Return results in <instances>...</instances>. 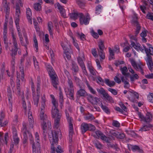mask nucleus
Listing matches in <instances>:
<instances>
[{
  "instance_id": "6ab92c4d",
  "label": "nucleus",
  "mask_w": 153,
  "mask_h": 153,
  "mask_svg": "<svg viewBox=\"0 0 153 153\" xmlns=\"http://www.w3.org/2000/svg\"><path fill=\"white\" fill-rule=\"evenodd\" d=\"M72 69L74 72L73 73L74 74L76 75L79 71V67L76 64L74 61L72 62Z\"/></svg>"
},
{
  "instance_id": "5fc2aeb1",
  "label": "nucleus",
  "mask_w": 153,
  "mask_h": 153,
  "mask_svg": "<svg viewBox=\"0 0 153 153\" xmlns=\"http://www.w3.org/2000/svg\"><path fill=\"white\" fill-rule=\"evenodd\" d=\"M148 32V31L146 30L143 31L140 34V36L142 37H146L147 35V33Z\"/></svg>"
},
{
  "instance_id": "8fccbe9b",
  "label": "nucleus",
  "mask_w": 153,
  "mask_h": 153,
  "mask_svg": "<svg viewBox=\"0 0 153 153\" xmlns=\"http://www.w3.org/2000/svg\"><path fill=\"white\" fill-rule=\"evenodd\" d=\"M88 130L90 131H94L96 129L95 126L91 124H88Z\"/></svg>"
},
{
  "instance_id": "13d9d810",
  "label": "nucleus",
  "mask_w": 153,
  "mask_h": 153,
  "mask_svg": "<svg viewBox=\"0 0 153 153\" xmlns=\"http://www.w3.org/2000/svg\"><path fill=\"white\" fill-rule=\"evenodd\" d=\"M120 70L121 71L123 74L128 71V69L126 66H124L123 68H121Z\"/></svg>"
},
{
  "instance_id": "2eb2a0df",
  "label": "nucleus",
  "mask_w": 153,
  "mask_h": 153,
  "mask_svg": "<svg viewBox=\"0 0 153 153\" xmlns=\"http://www.w3.org/2000/svg\"><path fill=\"white\" fill-rule=\"evenodd\" d=\"M152 115L151 113L147 111L145 117L144 122L149 123L152 121Z\"/></svg>"
},
{
  "instance_id": "bf43d9fd",
  "label": "nucleus",
  "mask_w": 153,
  "mask_h": 153,
  "mask_svg": "<svg viewBox=\"0 0 153 153\" xmlns=\"http://www.w3.org/2000/svg\"><path fill=\"white\" fill-rule=\"evenodd\" d=\"M7 96H8V100L9 102V103L11 105H12V94L11 93H9V94H7Z\"/></svg>"
},
{
  "instance_id": "a878e982",
  "label": "nucleus",
  "mask_w": 153,
  "mask_h": 153,
  "mask_svg": "<svg viewBox=\"0 0 153 153\" xmlns=\"http://www.w3.org/2000/svg\"><path fill=\"white\" fill-rule=\"evenodd\" d=\"M105 83L110 87L114 86L115 85V82L114 81H110L108 79H105Z\"/></svg>"
},
{
  "instance_id": "4468645a",
  "label": "nucleus",
  "mask_w": 153,
  "mask_h": 153,
  "mask_svg": "<svg viewBox=\"0 0 153 153\" xmlns=\"http://www.w3.org/2000/svg\"><path fill=\"white\" fill-rule=\"evenodd\" d=\"M58 9L59 10L60 13H61V16H63L64 17H66V14L65 12V9L63 8L61 6L59 3H57L56 4Z\"/></svg>"
},
{
  "instance_id": "72a5a7b5",
  "label": "nucleus",
  "mask_w": 153,
  "mask_h": 153,
  "mask_svg": "<svg viewBox=\"0 0 153 153\" xmlns=\"http://www.w3.org/2000/svg\"><path fill=\"white\" fill-rule=\"evenodd\" d=\"M67 82L68 85L69 86V88H74V86L73 82L71 80V78L68 79Z\"/></svg>"
},
{
  "instance_id": "79ce46f5",
  "label": "nucleus",
  "mask_w": 153,
  "mask_h": 153,
  "mask_svg": "<svg viewBox=\"0 0 153 153\" xmlns=\"http://www.w3.org/2000/svg\"><path fill=\"white\" fill-rule=\"evenodd\" d=\"M64 53L65 54V55H64V57H66L68 59L70 60L71 57L70 55V53L68 51H67L65 52H64Z\"/></svg>"
},
{
  "instance_id": "e433bc0d",
  "label": "nucleus",
  "mask_w": 153,
  "mask_h": 153,
  "mask_svg": "<svg viewBox=\"0 0 153 153\" xmlns=\"http://www.w3.org/2000/svg\"><path fill=\"white\" fill-rule=\"evenodd\" d=\"M146 18L153 21V13L148 12L146 15Z\"/></svg>"
},
{
  "instance_id": "473e14b6",
  "label": "nucleus",
  "mask_w": 153,
  "mask_h": 153,
  "mask_svg": "<svg viewBox=\"0 0 153 153\" xmlns=\"http://www.w3.org/2000/svg\"><path fill=\"white\" fill-rule=\"evenodd\" d=\"M95 134L97 136L98 138H100L101 139L102 138V137L104 136V134L100 131L98 130L95 131Z\"/></svg>"
},
{
  "instance_id": "37998d69",
  "label": "nucleus",
  "mask_w": 153,
  "mask_h": 153,
  "mask_svg": "<svg viewBox=\"0 0 153 153\" xmlns=\"http://www.w3.org/2000/svg\"><path fill=\"white\" fill-rule=\"evenodd\" d=\"M59 90V101L61 102V103H62V102H63V96L62 92L61 90V88H60Z\"/></svg>"
},
{
  "instance_id": "a211bd4d",
  "label": "nucleus",
  "mask_w": 153,
  "mask_h": 153,
  "mask_svg": "<svg viewBox=\"0 0 153 153\" xmlns=\"http://www.w3.org/2000/svg\"><path fill=\"white\" fill-rule=\"evenodd\" d=\"M88 124L85 123H82L81 125V128L83 134L88 130Z\"/></svg>"
},
{
  "instance_id": "4d7b16f0",
  "label": "nucleus",
  "mask_w": 153,
  "mask_h": 153,
  "mask_svg": "<svg viewBox=\"0 0 153 153\" xmlns=\"http://www.w3.org/2000/svg\"><path fill=\"white\" fill-rule=\"evenodd\" d=\"M92 35V36L95 39H97L99 37V36L98 34L95 32L93 30L91 31Z\"/></svg>"
},
{
  "instance_id": "de8ad7c7",
  "label": "nucleus",
  "mask_w": 153,
  "mask_h": 153,
  "mask_svg": "<svg viewBox=\"0 0 153 153\" xmlns=\"http://www.w3.org/2000/svg\"><path fill=\"white\" fill-rule=\"evenodd\" d=\"M91 53L95 57H97L98 55L95 48L92 49L91 50Z\"/></svg>"
},
{
  "instance_id": "6e6552de",
  "label": "nucleus",
  "mask_w": 153,
  "mask_h": 153,
  "mask_svg": "<svg viewBox=\"0 0 153 153\" xmlns=\"http://www.w3.org/2000/svg\"><path fill=\"white\" fill-rule=\"evenodd\" d=\"M147 45L149 46L148 49L144 45H143V47L146 54L147 58H149V59H150L151 57L150 55H153V48L152 47V45L150 44H148Z\"/></svg>"
},
{
  "instance_id": "f3484780",
  "label": "nucleus",
  "mask_w": 153,
  "mask_h": 153,
  "mask_svg": "<svg viewBox=\"0 0 153 153\" xmlns=\"http://www.w3.org/2000/svg\"><path fill=\"white\" fill-rule=\"evenodd\" d=\"M127 77L126 76L125 77L122 76L121 77V79L122 82L124 83V87L125 88H128L130 86L129 82L127 81V80H128Z\"/></svg>"
},
{
  "instance_id": "bb28decb",
  "label": "nucleus",
  "mask_w": 153,
  "mask_h": 153,
  "mask_svg": "<svg viewBox=\"0 0 153 153\" xmlns=\"http://www.w3.org/2000/svg\"><path fill=\"white\" fill-rule=\"evenodd\" d=\"M100 105L101 108L106 113L108 114H109L110 113V110L108 107L105 105H103L101 102Z\"/></svg>"
},
{
  "instance_id": "4be33fe9",
  "label": "nucleus",
  "mask_w": 153,
  "mask_h": 153,
  "mask_svg": "<svg viewBox=\"0 0 153 153\" xmlns=\"http://www.w3.org/2000/svg\"><path fill=\"white\" fill-rule=\"evenodd\" d=\"M152 127L153 126L151 124H149L148 125H145L139 130V131H147L149 130L150 128Z\"/></svg>"
},
{
  "instance_id": "2f4dec72",
  "label": "nucleus",
  "mask_w": 153,
  "mask_h": 153,
  "mask_svg": "<svg viewBox=\"0 0 153 153\" xmlns=\"http://www.w3.org/2000/svg\"><path fill=\"white\" fill-rule=\"evenodd\" d=\"M103 97H105V99L108 101L110 102H114V100L113 98L111 96H109L107 93H106V94H105V95L103 96Z\"/></svg>"
},
{
  "instance_id": "ea45409f",
  "label": "nucleus",
  "mask_w": 153,
  "mask_h": 153,
  "mask_svg": "<svg viewBox=\"0 0 153 153\" xmlns=\"http://www.w3.org/2000/svg\"><path fill=\"white\" fill-rule=\"evenodd\" d=\"M76 2L80 8H82L84 7V3L81 0H76Z\"/></svg>"
},
{
  "instance_id": "423d86ee",
  "label": "nucleus",
  "mask_w": 153,
  "mask_h": 153,
  "mask_svg": "<svg viewBox=\"0 0 153 153\" xmlns=\"http://www.w3.org/2000/svg\"><path fill=\"white\" fill-rule=\"evenodd\" d=\"M90 19V17L89 15H87L85 17L84 16V14L82 13L80 14V17L79 18V21L80 24L82 25L84 24L87 25L89 23V21Z\"/></svg>"
},
{
  "instance_id": "c756f323",
  "label": "nucleus",
  "mask_w": 153,
  "mask_h": 153,
  "mask_svg": "<svg viewBox=\"0 0 153 153\" xmlns=\"http://www.w3.org/2000/svg\"><path fill=\"white\" fill-rule=\"evenodd\" d=\"M130 62L134 68L137 71H138L139 68L138 67L137 65L134 60L133 59H131Z\"/></svg>"
},
{
  "instance_id": "58836bf2",
  "label": "nucleus",
  "mask_w": 153,
  "mask_h": 153,
  "mask_svg": "<svg viewBox=\"0 0 153 153\" xmlns=\"http://www.w3.org/2000/svg\"><path fill=\"white\" fill-rule=\"evenodd\" d=\"M112 124L113 126L119 128L120 126V124L117 120H113Z\"/></svg>"
},
{
  "instance_id": "49530a36",
  "label": "nucleus",
  "mask_w": 153,
  "mask_h": 153,
  "mask_svg": "<svg viewBox=\"0 0 153 153\" xmlns=\"http://www.w3.org/2000/svg\"><path fill=\"white\" fill-rule=\"evenodd\" d=\"M22 100L23 101L22 102V106L23 108L25 110V112H26V103L24 97V96H22Z\"/></svg>"
},
{
  "instance_id": "603ef678",
  "label": "nucleus",
  "mask_w": 153,
  "mask_h": 153,
  "mask_svg": "<svg viewBox=\"0 0 153 153\" xmlns=\"http://www.w3.org/2000/svg\"><path fill=\"white\" fill-rule=\"evenodd\" d=\"M28 134L29 136L32 137V135L30 134L28 131H24L23 132L24 138H28L27 134Z\"/></svg>"
},
{
  "instance_id": "3c124183",
  "label": "nucleus",
  "mask_w": 153,
  "mask_h": 153,
  "mask_svg": "<svg viewBox=\"0 0 153 153\" xmlns=\"http://www.w3.org/2000/svg\"><path fill=\"white\" fill-rule=\"evenodd\" d=\"M109 52L110 53V56H111V59H114L113 56H114V53L113 51L110 48H108Z\"/></svg>"
},
{
  "instance_id": "774afa93",
  "label": "nucleus",
  "mask_w": 153,
  "mask_h": 153,
  "mask_svg": "<svg viewBox=\"0 0 153 153\" xmlns=\"http://www.w3.org/2000/svg\"><path fill=\"white\" fill-rule=\"evenodd\" d=\"M145 77L148 79H153V74L151 73L149 74L145 75Z\"/></svg>"
},
{
  "instance_id": "864d4df0",
  "label": "nucleus",
  "mask_w": 153,
  "mask_h": 153,
  "mask_svg": "<svg viewBox=\"0 0 153 153\" xmlns=\"http://www.w3.org/2000/svg\"><path fill=\"white\" fill-rule=\"evenodd\" d=\"M138 115L139 118L141 119V120L144 122L145 117L141 114V112H138Z\"/></svg>"
},
{
  "instance_id": "e2e57ef3",
  "label": "nucleus",
  "mask_w": 153,
  "mask_h": 153,
  "mask_svg": "<svg viewBox=\"0 0 153 153\" xmlns=\"http://www.w3.org/2000/svg\"><path fill=\"white\" fill-rule=\"evenodd\" d=\"M52 102L53 105V106L52 107H55L56 108H57L58 106V103L55 100H52Z\"/></svg>"
},
{
  "instance_id": "cd10ccee",
  "label": "nucleus",
  "mask_w": 153,
  "mask_h": 153,
  "mask_svg": "<svg viewBox=\"0 0 153 153\" xmlns=\"http://www.w3.org/2000/svg\"><path fill=\"white\" fill-rule=\"evenodd\" d=\"M48 30L49 32L50 35H53L52 31L53 29L52 30V28L53 27V26L52 22H49L48 23Z\"/></svg>"
},
{
  "instance_id": "09e8293b",
  "label": "nucleus",
  "mask_w": 153,
  "mask_h": 153,
  "mask_svg": "<svg viewBox=\"0 0 153 153\" xmlns=\"http://www.w3.org/2000/svg\"><path fill=\"white\" fill-rule=\"evenodd\" d=\"M65 113L68 121L69 122L72 121V118L70 117L69 114L67 110H65Z\"/></svg>"
},
{
  "instance_id": "4c0bfd02",
  "label": "nucleus",
  "mask_w": 153,
  "mask_h": 153,
  "mask_svg": "<svg viewBox=\"0 0 153 153\" xmlns=\"http://www.w3.org/2000/svg\"><path fill=\"white\" fill-rule=\"evenodd\" d=\"M97 90L99 93L103 95V96L105 95V94L106 93L105 90L102 88H101L100 89L97 88Z\"/></svg>"
},
{
  "instance_id": "dca6fc26",
  "label": "nucleus",
  "mask_w": 153,
  "mask_h": 153,
  "mask_svg": "<svg viewBox=\"0 0 153 153\" xmlns=\"http://www.w3.org/2000/svg\"><path fill=\"white\" fill-rule=\"evenodd\" d=\"M2 3L3 5V7L4 8V10L5 12H10V3H7V0H3Z\"/></svg>"
},
{
  "instance_id": "0e129e2a",
  "label": "nucleus",
  "mask_w": 153,
  "mask_h": 153,
  "mask_svg": "<svg viewBox=\"0 0 153 153\" xmlns=\"http://www.w3.org/2000/svg\"><path fill=\"white\" fill-rule=\"evenodd\" d=\"M18 51V48L14 49V50H11V56H15L17 54V51Z\"/></svg>"
},
{
  "instance_id": "c9c22d12",
  "label": "nucleus",
  "mask_w": 153,
  "mask_h": 153,
  "mask_svg": "<svg viewBox=\"0 0 153 153\" xmlns=\"http://www.w3.org/2000/svg\"><path fill=\"white\" fill-rule=\"evenodd\" d=\"M86 85L89 90V91H90V92L91 93H92L93 94H96V91H94L91 87V86L88 82L86 83Z\"/></svg>"
},
{
  "instance_id": "052dcab7",
  "label": "nucleus",
  "mask_w": 153,
  "mask_h": 153,
  "mask_svg": "<svg viewBox=\"0 0 153 153\" xmlns=\"http://www.w3.org/2000/svg\"><path fill=\"white\" fill-rule=\"evenodd\" d=\"M99 48L98 49H100V48L101 49H104L105 48V46L103 44V42L102 41H101L100 42V43L98 45Z\"/></svg>"
},
{
  "instance_id": "0eeeda50",
  "label": "nucleus",
  "mask_w": 153,
  "mask_h": 153,
  "mask_svg": "<svg viewBox=\"0 0 153 153\" xmlns=\"http://www.w3.org/2000/svg\"><path fill=\"white\" fill-rule=\"evenodd\" d=\"M87 98L89 102L93 105H97V103L100 100V99L97 97H94L92 95L90 94H88V95Z\"/></svg>"
},
{
  "instance_id": "7c9ffc66",
  "label": "nucleus",
  "mask_w": 153,
  "mask_h": 153,
  "mask_svg": "<svg viewBox=\"0 0 153 153\" xmlns=\"http://www.w3.org/2000/svg\"><path fill=\"white\" fill-rule=\"evenodd\" d=\"M85 118L86 120H94L95 119V117L92 114L89 113L85 117Z\"/></svg>"
},
{
  "instance_id": "f704fd0d",
  "label": "nucleus",
  "mask_w": 153,
  "mask_h": 153,
  "mask_svg": "<svg viewBox=\"0 0 153 153\" xmlns=\"http://www.w3.org/2000/svg\"><path fill=\"white\" fill-rule=\"evenodd\" d=\"M125 137V135L124 133H120L119 132H118L116 138L118 139H124Z\"/></svg>"
},
{
  "instance_id": "f257e3e1",
  "label": "nucleus",
  "mask_w": 153,
  "mask_h": 153,
  "mask_svg": "<svg viewBox=\"0 0 153 153\" xmlns=\"http://www.w3.org/2000/svg\"><path fill=\"white\" fill-rule=\"evenodd\" d=\"M47 68V70L51 79L53 86L55 88L57 89V85L58 84V81L57 79V75L51 65H48Z\"/></svg>"
},
{
  "instance_id": "f03ea898",
  "label": "nucleus",
  "mask_w": 153,
  "mask_h": 153,
  "mask_svg": "<svg viewBox=\"0 0 153 153\" xmlns=\"http://www.w3.org/2000/svg\"><path fill=\"white\" fill-rule=\"evenodd\" d=\"M52 117L53 118H56L54 120V124L55 127L57 129L59 126V122L61 117V114L59 113L58 108L55 107H52L51 111Z\"/></svg>"
},
{
  "instance_id": "680f3d73",
  "label": "nucleus",
  "mask_w": 153,
  "mask_h": 153,
  "mask_svg": "<svg viewBox=\"0 0 153 153\" xmlns=\"http://www.w3.org/2000/svg\"><path fill=\"white\" fill-rule=\"evenodd\" d=\"M8 133H6L5 134L4 136V141L5 142V143L6 145L7 144V139L8 138Z\"/></svg>"
},
{
  "instance_id": "b1692460",
  "label": "nucleus",
  "mask_w": 153,
  "mask_h": 153,
  "mask_svg": "<svg viewBox=\"0 0 153 153\" xmlns=\"http://www.w3.org/2000/svg\"><path fill=\"white\" fill-rule=\"evenodd\" d=\"M44 109L41 108V110L40 112V119L41 120L45 121L46 120H47V117L46 114L44 115Z\"/></svg>"
},
{
  "instance_id": "c03bdc74",
  "label": "nucleus",
  "mask_w": 153,
  "mask_h": 153,
  "mask_svg": "<svg viewBox=\"0 0 153 153\" xmlns=\"http://www.w3.org/2000/svg\"><path fill=\"white\" fill-rule=\"evenodd\" d=\"M33 41L34 43V46L35 48H36V52H37V51L38 50V44L37 42V41L36 39V36H35L33 38Z\"/></svg>"
},
{
  "instance_id": "7ed1b4c3",
  "label": "nucleus",
  "mask_w": 153,
  "mask_h": 153,
  "mask_svg": "<svg viewBox=\"0 0 153 153\" xmlns=\"http://www.w3.org/2000/svg\"><path fill=\"white\" fill-rule=\"evenodd\" d=\"M58 131H52V138L51 137V140L50 139V140L51 143V148L52 150L51 153H55V148L54 146L55 144L56 145L58 143Z\"/></svg>"
},
{
  "instance_id": "5701e85b",
  "label": "nucleus",
  "mask_w": 153,
  "mask_h": 153,
  "mask_svg": "<svg viewBox=\"0 0 153 153\" xmlns=\"http://www.w3.org/2000/svg\"><path fill=\"white\" fill-rule=\"evenodd\" d=\"M130 146H131V149L132 151H137L138 152L140 153H143V150L140 149L139 147L137 145H130Z\"/></svg>"
},
{
  "instance_id": "412c9836",
  "label": "nucleus",
  "mask_w": 153,
  "mask_h": 153,
  "mask_svg": "<svg viewBox=\"0 0 153 153\" xmlns=\"http://www.w3.org/2000/svg\"><path fill=\"white\" fill-rule=\"evenodd\" d=\"M27 16V19L29 20V22L32 24L31 17L32 12L31 10L29 8H28L27 9L26 11Z\"/></svg>"
},
{
  "instance_id": "6e6d98bb",
  "label": "nucleus",
  "mask_w": 153,
  "mask_h": 153,
  "mask_svg": "<svg viewBox=\"0 0 153 153\" xmlns=\"http://www.w3.org/2000/svg\"><path fill=\"white\" fill-rule=\"evenodd\" d=\"M102 138H101V140H103L105 141L107 143H109V140L110 138L109 137H106L105 135L104 136H103V137H102Z\"/></svg>"
},
{
  "instance_id": "9d476101",
  "label": "nucleus",
  "mask_w": 153,
  "mask_h": 153,
  "mask_svg": "<svg viewBox=\"0 0 153 153\" xmlns=\"http://www.w3.org/2000/svg\"><path fill=\"white\" fill-rule=\"evenodd\" d=\"M77 60L78 64L82 70L83 73L86 75H87L88 73L82 58L81 57L79 56L77 58Z\"/></svg>"
},
{
  "instance_id": "9b49d317",
  "label": "nucleus",
  "mask_w": 153,
  "mask_h": 153,
  "mask_svg": "<svg viewBox=\"0 0 153 153\" xmlns=\"http://www.w3.org/2000/svg\"><path fill=\"white\" fill-rule=\"evenodd\" d=\"M68 91L65 89V91L67 95L69 96V98L71 100H74V88H67Z\"/></svg>"
},
{
  "instance_id": "69168bd1",
  "label": "nucleus",
  "mask_w": 153,
  "mask_h": 153,
  "mask_svg": "<svg viewBox=\"0 0 153 153\" xmlns=\"http://www.w3.org/2000/svg\"><path fill=\"white\" fill-rule=\"evenodd\" d=\"M114 80L118 84L120 83L121 82V80L117 76H115L114 78Z\"/></svg>"
},
{
  "instance_id": "a18cd8bd",
  "label": "nucleus",
  "mask_w": 153,
  "mask_h": 153,
  "mask_svg": "<svg viewBox=\"0 0 153 153\" xmlns=\"http://www.w3.org/2000/svg\"><path fill=\"white\" fill-rule=\"evenodd\" d=\"M108 90L114 95H116L117 94V92L115 89L111 88H109Z\"/></svg>"
},
{
  "instance_id": "c85d7f7f",
  "label": "nucleus",
  "mask_w": 153,
  "mask_h": 153,
  "mask_svg": "<svg viewBox=\"0 0 153 153\" xmlns=\"http://www.w3.org/2000/svg\"><path fill=\"white\" fill-rule=\"evenodd\" d=\"M34 8L36 11H39L41 10V6L39 3H35L34 4Z\"/></svg>"
},
{
  "instance_id": "a19ab883",
  "label": "nucleus",
  "mask_w": 153,
  "mask_h": 153,
  "mask_svg": "<svg viewBox=\"0 0 153 153\" xmlns=\"http://www.w3.org/2000/svg\"><path fill=\"white\" fill-rule=\"evenodd\" d=\"M76 34H77V36L80 38V39L81 40H83V39H84L85 40V36L82 33L80 34L79 32H77L76 33Z\"/></svg>"
},
{
  "instance_id": "1a4fd4ad",
  "label": "nucleus",
  "mask_w": 153,
  "mask_h": 153,
  "mask_svg": "<svg viewBox=\"0 0 153 153\" xmlns=\"http://www.w3.org/2000/svg\"><path fill=\"white\" fill-rule=\"evenodd\" d=\"M82 13H79L77 11L75 10H73L71 13H69V15L71 19L76 20L78 19V17L79 18L80 17V14Z\"/></svg>"
},
{
  "instance_id": "39448f33",
  "label": "nucleus",
  "mask_w": 153,
  "mask_h": 153,
  "mask_svg": "<svg viewBox=\"0 0 153 153\" xmlns=\"http://www.w3.org/2000/svg\"><path fill=\"white\" fill-rule=\"evenodd\" d=\"M131 23L132 25L136 27L135 29V36H137L141 30V26L138 21L137 17L136 15H134L133 17Z\"/></svg>"
},
{
  "instance_id": "ddd939ff",
  "label": "nucleus",
  "mask_w": 153,
  "mask_h": 153,
  "mask_svg": "<svg viewBox=\"0 0 153 153\" xmlns=\"http://www.w3.org/2000/svg\"><path fill=\"white\" fill-rule=\"evenodd\" d=\"M76 97H85L88 96L86 92L83 89H80L79 90L77 91L76 94Z\"/></svg>"
},
{
  "instance_id": "393cba45",
  "label": "nucleus",
  "mask_w": 153,
  "mask_h": 153,
  "mask_svg": "<svg viewBox=\"0 0 153 153\" xmlns=\"http://www.w3.org/2000/svg\"><path fill=\"white\" fill-rule=\"evenodd\" d=\"M97 50L98 53V55L100 57V58L104 59L105 58V53L104 52V49H101L100 48V49H97Z\"/></svg>"
},
{
  "instance_id": "aec40b11",
  "label": "nucleus",
  "mask_w": 153,
  "mask_h": 153,
  "mask_svg": "<svg viewBox=\"0 0 153 153\" xmlns=\"http://www.w3.org/2000/svg\"><path fill=\"white\" fill-rule=\"evenodd\" d=\"M147 60H146V61L147 62V64L149 66V70L152 71V66H153L152 58V57H151L150 59H149V58H147Z\"/></svg>"
},
{
  "instance_id": "338daca9",
  "label": "nucleus",
  "mask_w": 153,
  "mask_h": 153,
  "mask_svg": "<svg viewBox=\"0 0 153 153\" xmlns=\"http://www.w3.org/2000/svg\"><path fill=\"white\" fill-rule=\"evenodd\" d=\"M95 146L98 149H100L102 148V145L99 143H95L94 144Z\"/></svg>"
},
{
  "instance_id": "f8f14e48",
  "label": "nucleus",
  "mask_w": 153,
  "mask_h": 153,
  "mask_svg": "<svg viewBox=\"0 0 153 153\" xmlns=\"http://www.w3.org/2000/svg\"><path fill=\"white\" fill-rule=\"evenodd\" d=\"M43 124H42V126L43 131H46L47 129H51V123L48 120L44 121Z\"/></svg>"
},
{
  "instance_id": "20e7f679",
  "label": "nucleus",
  "mask_w": 153,
  "mask_h": 153,
  "mask_svg": "<svg viewBox=\"0 0 153 153\" xmlns=\"http://www.w3.org/2000/svg\"><path fill=\"white\" fill-rule=\"evenodd\" d=\"M41 81L39 76L37 77V84L36 96H34L33 94V101L34 104L37 106L39 99V94L40 93V86Z\"/></svg>"
}]
</instances>
